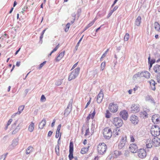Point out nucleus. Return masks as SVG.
I'll list each match as a JSON object with an SVG mask.
<instances>
[{
	"label": "nucleus",
	"instance_id": "9",
	"mask_svg": "<svg viewBox=\"0 0 160 160\" xmlns=\"http://www.w3.org/2000/svg\"><path fill=\"white\" fill-rule=\"evenodd\" d=\"M140 110L139 106L138 104H133L131 107V110L133 113H136Z\"/></svg>",
	"mask_w": 160,
	"mask_h": 160
},
{
	"label": "nucleus",
	"instance_id": "29",
	"mask_svg": "<svg viewBox=\"0 0 160 160\" xmlns=\"http://www.w3.org/2000/svg\"><path fill=\"white\" fill-rule=\"evenodd\" d=\"M89 148V147L88 146L82 148L80 151L81 153L82 154L86 153L88 152Z\"/></svg>",
	"mask_w": 160,
	"mask_h": 160
},
{
	"label": "nucleus",
	"instance_id": "33",
	"mask_svg": "<svg viewBox=\"0 0 160 160\" xmlns=\"http://www.w3.org/2000/svg\"><path fill=\"white\" fill-rule=\"evenodd\" d=\"M63 79H58L55 82V84L57 86H60L61 85L63 82Z\"/></svg>",
	"mask_w": 160,
	"mask_h": 160
},
{
	"label": "nucleus",
	"instance_id": "59",
	"mask_svg": "<svg viewBox=\"0 0 160 160\" xmlns=\"http://www.w3.org/2000/svg\"><path fill=\"white\" fill-rule=\"evenodd\" d=\"M91 112H90V113L89 114L87 118V121H88L90 119V118H91Z\"/></svg>",
	"mask_w": 160,
	"mask_h": 160
},
{
	"label": "nucleus",
	"instance_id": "47",
	"mask_svg": "<svg viewBox=\"0 0 160 160\" xmlns=\"http://www.w3.org/2000/svg\"><path fill=\"white\" fill-rule=\"evenodd\" d=\"M46 98L44 95L41 96V101H45L46 100Z\"/></svg>",
	"mask_w": 160,
	"mask_h": 160
},
{
	"label": "nucleus",
	"instance_id": "51",
	"mask_svg": "<svg viewBox=\"0 0 160 160\" xmlns=\"http://www.w3.org/2000/svg\"><path fill=\"white\" fill-rule=\"evenodd\" d=\"M157 82L158 83H160V75L159 74V75H157Z\"/></svg>",
	"mask_w": 160,
	"mask_h": 160
},
{
	"label": "nucleus",
	"instance_id": "25",
	"mask_svg": "<svg viewBox=\"0 0 160 160\" xmlns=\"http://www.w3.org/2000/svg\"><path fill=\"white\" fill-rule=\"evenodd\" d=\"M72 110V108L67 106V108L65 110L64 115L67 116L70 113Z\"/></svg>",
	"mask_w": 160,
	"mask_h": 160
},
{
	"label": "nucleus",
	"instance_id": "50",
	"mask_svg": "<svg viewBox=\"0 0 160 160\" xmlns=\"http://www.w3.org/2000/svg\"><path fill=\"white\" fill-rule=\"evenodd\" d=\"M43 34H41V35L40 37V41H39V42L41 43H42V39L43 38Z\"/></svg>",
	"mask_w": 160,
	"mask_h": 160
},
{
	"label": "nucleus",
	"instance_id": "1",
	"mask_svg": "<svg viewBox=\"0 0 160 160\" xmlns=\"http://www.w3.org/2000/svg\"><path fill=\"white\" fill-rule=\"evenodd\" d=\"M80 68L79 67H77V68L73 70L70 73L68 78V80L71 81L72 80L75 79L78 76Z\"/></svg>",
	"mask_w": 160,
	"mask_h": 160
},
{
	"label": "nucleus",
	"instance_id": "53",
	"mask_svg": "<svg viewBox=\"0 0 160 160\" xmlns=\"http://www.w3.org/2000/svg\"><path fill=\"white\" fill-rule=\"evenodd\" d=\"M8 153H7L3 155H2L1 156L2 158H3V160H5L6 156L8 155Z\"/></svg>",
	"mask_w": 160,
	"mask_h": 160
},
{
	"label": "nucleus",
	"instance_id": "63",
	"mask_svg": "<svg viewBox=\"0 0 160 160\" xmlns=\"http://www.w3.org/2000/svg\"><path fill=\"white\" fill-rule=\"evenodd\" d=\"M55 121H56V120H55V119H54L53 120V121L51 124L52 127H53L54 126V124H55Z\"/></svg>",
	"mask_w": 160,
	"mask_h": 160
},
{
	"label": "nucleus",
	"instance_id": "40",
	"mask_svg": "<svg viewBox=\"0 0 160 160\" xmlns=\"http://www.w3.org/2000/svg\"><path fill=\"white\" fill-rule=\"evenodd\" d=\"M129 38V36L128 33H126L124 36V39L125 41H127Z\"/></svg>",
	"mask_w": 160,
	"mask_h": 160
},
{
	"label": "nucleus",
	"instance_id": "37",
	"mask_svg": "<svg viewBox=\"0 0 160 160\" xmlns=\"http://www.w3.org/2000/svg\"><path fill=\"white\" fill-rule=\"evenodd\" d=\"M120 131V129L119 128H117V129H115L113 131L114 133H115V135H119L118 132Z\"/></svg>",
	"mask_w": 160,
	"mask_h": 160
},
{
	"label": "nucleus",
	"instance_id": "41",
	"mask_svg": "<svg viewBox=\"0 0 160 160\" xmlns=\"http://www.w3.org/2000/svg\"><path fill=\"white\" fill-rule=\"evenodd\" d=\"M73 100L72 98L70 100L68 106L72 108V103L73 102Z\"/></svg>",
	"mask_w": 160,
	"mask_h": 160
},
{
	"label": "nucleus",
	"instance_id": "48",
	"mask_svg": "<svg viewBox=\"0 0 160 160\" xmlns=\"http://www.w3.org/2000/svg\"><path fill=\"white\" fill-rule=\"evenodd\" d=\"M109 49H108L106 50V51L102 55V58H104L106 56V55L107 54V52L109 51Z\"/></svg>",
	"mask_w": 160,
	"mask_h": 160
},
{
	"label": "nucleus",
	"instance_id": "31",
	"mask_svg": "<svg viewBox=\"0 0 160 160\" xmlns=\"http://www.w3.org/2000/svg\"><path fill=\"white\" fill-rule=\"evenodd\" d=\"M20 127L19 125H18L12 131V134H15L16 133L20 130Z\"/></svg>",
	"mask_w": 160,
	"mask_h": 160
},
{
	"label": "nucleus",
	"instance_id": "64",
	"mask_svg": "<svg viewBox=\"0 0 160 160\" xmlns=\"http://www.w3.org/2000/svg\"><path fill=\"white\" fill-rule=\"evenodd\" d=\"M61 127V124H59L58 126L57 130L58 131H60V128Z\"/></svg>",
	"mask_w": 160,
	"mask_h": 160
},
{
	"label": "nucleus",
	"instance_id": "10",
	"mask_svg": "<svg viewBox=\"0 0 160 160\" xmlns=\"http://www.w3.org/2000/svg\"><path fill=\"white\" fill-rule=\"evenodd\" d=\"M130 120L131 123L134 125L137 124L139 122L138 117L135 115H132L130 117Z\"/></svg>",
	"mask_w": 160,
	"mask_h": 160
},
{
	"label": "nucleus",
	"instance_id": "60",
	"mask_svg": "<svg viewBox=\"0 0 160 160\" xmlns=\"http://www.w3.org/2000/svg\"><path fill=\"white\" fill-rule=\"evenodd\" d=\"M43 66L42 65V63H41L39 65V66L37 68V69L40 70Z\"/></svg>",
	"mask_w": 160,
	"mask_h": 160
},
{
	"label": "nucleus",
	"instance_id": "30",
	"mask_svg": "<svg viewBox=\"0 0 160 160\" xmlns=\"http://www.w3.org/2000/svg\"><path fill=\"white\" fill-rule=\"evenodd\" d=\"M118 8V7L117 6H115L113 9L112 10H110V12L108 13V15L107 16V18H108L113 13V12L116 10Z\"/></svg>",
	"mask_w": 160,
	"mask_h": 160
},
{
	"label": "nucleus",
	"instance_id": "12",
	"mask_svg": "<svg viewBox=\"0 0 160 160\" xmlns=\"http://www.w3.org/2000/svg\"><path fill=\"white\" fill-rule=\"evenodd\" d=\"M120 116L124 120H126L128 119V113L127 111L123 110L120 113Z\"/></svg>",
	"mask_w": 160,
	"mask_h": 160
},
{
	"label": "nucleus",
	"instance_id": "21",
	"mask_svg": "<svg viewBox=\"0 0 160 160\" xmlns=\"http://www.w3.org/2000/svg\"><path fill=\"white\" fill-rule=\"evenodd\" d=\"M142 77H144L147 78H150V73L146 71H144L141 72Z\"/></svg>",
	"mask_w": 160,
	"mask_h": 160
},
{
	"label": "nucleus",
	"instance_id": "13",
	"mask_svg": "<svg viewBox=\"0 0 160 160\" xmlns=\"http://www.w3.org/2000/svg\"><path fill=\"white\" fill-rule=\"evenodd\" d=\"M129 148L130 151L133 153L136 152L138 151V147L136 144L135 143L131 144Z\"/></svg>",
	"mask_w": 160,
	"mask_h": 160
},
{
	"label": "nucleus",
	"instance_id": "39",
	"mask_svg": "<svg viewBox=\"0 0 160 160\" xmlns=\"http://www.w3.org/2000/svg\"><path fill=\"white\" fill-rule=\"evenodd\" d=\"M140 113L141 115H143V116H144V117H148V114L146 111H144L143 112H141Z\"/></svg>",
	"mask_w": 160,
	"mask_h": 160
},
{
	"label": "nucleus",
	"instance_id": "19",
	"mask_svg": "<svg viewBox=\"0 0 160 160\" xmlns=\"http://www.w3.org/2000/svg\"><path fill=\"white\" fill-rule=\"evenodd\" d=\"M148 82L150 83L151 89L155 91L156 90L155 84H156L157 83L152 79L148 81Z\"/></svg>",
	"mask_w": 160,
	"mask_h": 160
},
{
	"label": "nucleus",
	"instance_id": "6",
	"mask_svg": "<svg viewBox=\"0 0 160 160\" xmlns=\"http://www.w3.org/2000/svg\"><path fill=\"white\" fill-rule=\"evenodd\" d=\"M109 109L110 112H116L118 109V106L117 104L113 103H110L109 104Z\"/></svg>",
	"mask_w": 160,
	"mask_h": 160
},
{
	"label": "nucleus",
	"instance_id": "16",
	"mask_svg": "<svg viewBox=\"0 0 160 160\" xmlns=\"http://www.w3.org/2000/svg\"><path fill=\"white\" fill-rule=\"evenodd\" d=\"M155 128H152L151 129V131L152 132L151 133L152 135L154 136H158L159 135H157L156 133L157 132H160L159 127L157 125H155L154 126Z\"/></svg>",
	"mask_w": 160,
	"mask_h": 160
},
{
	"label": "nucleus",
	"instance_id": "11",
	"mask_svg": "<svg viewBox=\"0 0 160 160\" xmlns=\"http://www.w3.org/2000/svg\"><path fill=\"white\" fill-rule=\"evenodd\" d=\"M18 139L17 138L14 139L13 140L12 143L8 147L9 150H11L13 149L18 144Z\"/></svg>",
	"mask_w": 160,
	"mask_h": 160
},
{
	"label": "nucleus",
	"instance_id": "52",
	"mask_svg": "<svg viewBox=\"0 0 160 160\" xmlns=\"http://www.w3.org/2000/svg\"><path fill=\"white\" fill-rule=\"evenodd\" d=\"M130 140H131V142H134L135 141V139H134V138L133 137V136L132 135H130Z\"/></svg>",
	"mask_w": 160,
	"mask_h": 160
},
{
	"label": "nucleus",
	"instance_id": "44",
	"mask_svg": "<svg viewBox=\"0 0 160 160\" xmlns=\"http://www.w3.org/2000/svg\"><path fill=\"white\" fill-rule=\"evenodd\" d=\"M81 12V9L79 8L77 11V16L78 18L80 16Z\"/></svg>",
	"mask_w": 160,
	"mask_h": 160
},
{
	"label": "nucleus",
	"instance_id": "4",
	"mask_svg": "<svg viewBox=\"0 0 160 160\" xmlns=\"http://www.w3.org/2000/svg\"><path fill=\"white\" fill-rule=\"evenodd\" d=\"M107 148V146L104 143L99 144L97 147L98 153L100 154H103L106 152Z\"/></svg>",
	"mask_w": 160,
	"mask_h": 160
},
{
	"label": "nucleus",
	"instance_id": "15",
	"mask_svg": "<svg viewBox=\"0 0 160 160\" xmlns=\"http://www.w3.org/2000/svg\"><path fill=\"white\" fill-rule=\"evenodd\" d=\"M146 148L145 149L148 151H149V149L151 148L153 145L152 141L151 139H148L146 142Z\"/></svg>",
	"mask_w": 160,
	"mask_h": 160
},
{
	"label": "nucleus",
	"instance_id": "28",
	"mask_svg": "<svg viewBox=\"0 0 160 160\" xmlns=\"http://www.w3.org/2000/svg\"><path fill=\"white\" fill-rule=\"evenodd\" d=\"M154 28L157 31L160 32V25L159 23L156 22H154Z\"/></svg>",
	"mask_w": 160,
	"mask_h": 160
},
{
	"label": "nucleus",
	"instance_id": "2",
	"mask_svg": "<svg viewBox=\"0 0 160 160\" xmlns=\"http://www.w3.org/2000/svg\"><path fill=\"white\" fill-rule=\"evenodd\" d=\"M112 122L113 124L117 128H119L122 127L123 124V120L121 118L119 117L113 118Z\"/></svg>",
	"mask_w": 160,
	"mask_h": 160
},
{
	"label": "nucleus",
	"instance_id": "24",
	"mask_svg": "<svg viewBox=\"0 0 160 160\" xmlns=\"http://www.w3.org/2000/svg\"><path fill=\"white\" fill-rule=\"evenodd\" d=\"M154 71L158 74H160V65L157 64L155 65L153 67Z\"/></svg>",
	"mask_w": 160,
	"mask_h": 160
},
{
	"label": "nucleus",
	"instance_id": "14",
	"mask_svg": "<svg viewBox=\"0 0 160 160\" xmlns=\"http://www.w3.org/2000/svg\"><path fill=\"white\" fill-rule=\"evenodd\" d=\"M103 98V94L102 90L101 89L97 96V102L99 104L101 103L102 101Z\"/></svg>",
	"mask_w": 160,
	"mask_h": 160
},
{
	"label": "nucleus",
	"instance_id": "3",
	"mask_svg": "<svg viewBox=\"0 0 160 160\" xmlns=\"http://www.w3.org/2000/svg\"><path fill=\"white\" fill-rule=\"evenodd\" d=\"M127 142V137L125 135H123L122 137L121 138L118 144V147L120 149H124L126 146Z\"/></svg>",
	"mask_w": 160,
	"mask_h": 160
},
{
	"label": "nucleus",
	"instance_id": "45",
	"mask_svg": "<svg viewBox=\"0 0 160 160\" xmlns=\"http://www.w3.org/2000/svg\"><path fill=\"white\" fill-rule=\"evenodd\" d=\"M95 114V109H94L93 112L92 113H91H91L92 119H93L94 118Z\"/></svg>",
	"mask_w": 160,
	"mask_h": 160
},
{
	"label": "nucleus",
	"instance_id": "7",
	"mask_svg": "<svg viewBox=\"0 0 160 160\" xmlns=\"http://www.w3.org/2000/svg\"><path fill=\"white\" fill-rule=\"evenodd\" d=\"M146 151L145 149L141 148L139 149L138 152V156L141 158H144L147 155Z\"/></svg>",
	"mask_w": 160,
	"mask_h": 160
},
{
	"label": "nucleus",
	"instance_id": "22",
	"mask_svg": "<svg viewBox=\"0 0 160 160\" xmlns=\"http://www.w3.org/2000/svg\"><path fill=\"white\" fill-rule=\"evenodd\" d=\"M64 51L61 52L55 58L56 61L57 62L59 61L64 56Z\"/></svg>",
	"mask_w": 160,
	"mask_h": 160
},
{
	"label": "nucleus",
	"instance_id": "57",
	"mask_svg": "<svg viewBox=\"0 0 160 160\" xmlns=\"http://www.w3.org/2000/svg\"><path fill=\"white\" fill-rule=\"evenodd\" d=\"M155 61L154 59H152L150 60L149 62H148L149 63L152 64H153L155 62Z\"/></svg>",
	"mask_w": 160,
	"mask_h": 160
},
{
	"label": "nucleus",
	"instance_id": "26",
	"mask_svg": "<svg viewBox=\"0 0 160 160\" xmlns=\"http://www.w3.org/2000/svg\"><path fill=\"white\" fill-rule=\"evenodd\" d=\"M34 128V124L33 122H31L30 124L29 125L28 128V130L29 131L31 132H32Z\"/></svg>",
	"mask_w": 160,
	"mask_h": 160
},
{
	"label": "nucleus",
	"instance_id": "62",
	"mask_svg": "<svg viewBox=\"0 0 160 160\" xmlns=\"http://www.w3.org/2000/svg\"><path fill=\"white\" fill-rule=\"evenodd\" d=\"M91 102V100H90L87 103V104L85 107V108H87V107H88V106L90 104V103Z\"/></svg>",
	"mask_w": 160,
	"mask_h": 160
},
{
	"label": "nucleus",
	"instance_id": "35",
	"mask_svg": "<svg viewBox=\"0 0 160 160\" xmlns=\"http://www.w3.org/2000/svg\"><path fill=\"white\" fill-rule=\"evenodd\" d=\"M59 145H57L55 146V152L56 154L58 156L60 155L59 154Z\"/></svg>",
	"mask_w": 160,
	"mask_h": 160
},
{
	"label": "nucleus",
	"instance_id": "8",
	"mask_svg": "<svg viewBox=\"0 0 160 160\" xmlns=\"http://www.w3.org/2000/svg\"><path fill=\"white\" fill-rule=\"evenodd\" d=\"M73 145L72 142H70L69 147V154L68 155V157L69 159H72L73 158Z\"/></svg>",
	"mask_w": 160,
	"mask_h": 160
},
{
	"label": "nucleus",
	"instance_id": "55",
	"mask_svg": "<svg viewBox=\"0 0 160 160\" xmlns=\"http://www.w3.org/2000/svg\"><path fill=\"white\" fill-rule=\"evenodd\" d=\"M59 44L58 45L55 47V48L52 50L53 52H54L57 50L58 49V48H59Z\"/></svg>",
	"mask_w": 160,
	"mask_h": 160
},
{
	"label": "nucleus",
	"instance_id": "56",
	"mask_svg": "<svg viewBox=\"0 0 160 160\" xmlns=\"http://www.w3.org/2000/svg\"><path fill=\"white\" fill-rule=\"evenodd\" d=\"M18 120H16L15 122L12 125V128H15L16 125V124L18 122Z\"/></svg>",
	"mask_w": 160,
	"mask_h": 160
},
{
	"label": "nucleus",
	"instance_id": "49",
	"mask_svg": "<svg viewBox=\"0 0 160 160\" xmlns=\"http://www.w3.org/2000/svg\"><path fill=\"white\" fill-rule=\"evenodd\" d=\"M89 128L88 127L86 129V132L85 135L86 136L88 135L89 134Z\"/></svg>",
	"mask_w": 160,
	"mask_h": 160
},
{
	"label": "nucleus",
	"instance_id": "5",
	"mask_svg": "<svg viewBox=\"0 0 160 160\" xmlns=\"http://www.w3.org/2000/svg\"><path fill=\"white\" fill-rule=\"evenodd\" d=\"M103 133L105 138L109 139L112 136V132L111 128H106L104 129Z\"/></svg>",
	"mask_w": 160,
	"mask_h": 160
},
{
	"label": "nucleus",
	"instance_id": "43",
	"mask_svg": "<svg viewBox=\"0 0 160 160\" xmlns=\"http://www.w3.org/2000/svg\"><path fill=\"white\" fill-rule=\"evenodd\" d=\"M94 22L95 21L94 20L93 21H92L91 22L89 23L86 26L88 28L91 26H92L94 24Z\"/></svg>",
	"mask_w": 160,
	"mask_h": 160
},
{
	"label": "nucleus",
	"instance_id": "36",
	"mask_svg": "<svg viewBox=\"0 0 160 160\" xmlns=\"http://www.w3.org/2000/svg\"><path fill=\"white\" fill-rule=\"evenodd\" d=\"M24 108V105H21L19 107L18 111V114H20L22 112Z\"/></svg>",
	"mask_w": 160,
	"mask_h": 160
},
{
	"label": "nucleus",
	"instance_id": "58",
	"mask_svg": "<svg viewBox=\"0 0 160 160\" xmlns=\"http://www.w3.org/2000/svg\"><path fill=\"white\" fill-rule=\"evenodd\" d=\"M52 133H53V132L51 131H49V132H48V136L49 137H51V136L52 135Z\"/></svg>",
	"mask_w": 160,
	"mask_h": 160
},
{
	"label": "nucleus",
	"instance_id": "17",
	"mask_svg": "<svg viewBox=\"0 0 160 160\" xmlns=\"http://www.w3.org/2000/svg\"><path fill=\"white\" fill-rule=\"evenodd\" d=\"M152 141L154 146L157 147L160 145V139L158 138L157 137L154 138Z\"/></svg>",
	"mask_w": 160,
	"mask_h": 160
},
{
	"label": "nucleus",
	"instance_id": "18",
	"mask_svg": "<svg viewBox=\"0 0 160 160\" xmlns=\"http://www.w3.org/2000/svg\"><path fill=\"white\" fill-rule=\"evenodd\" d=\"M152 122L155 124H158L160 122L158 115H153L152 117Z\"/></svg>",
	"mask_w": 160,
	"mask_h": 160
},
{
	"label": "nucleus",
	"instance_id": "61",
	"mask_svg": "<svg viewBox=\"0 0 160 160\" xmlns=\"http://www.w3.org/2000/svg\"><path fill=\"white\" fill-rule=\"evenodd\" d=\"M84 35H83L82 37L79 40V41L78 42V43H77V46H79V44L81 42V41L82 40V39L83 38V37Z\"/></svg>",
	"mask_w": 160,
	"mask_h": 160
},
{
	"label": "nucleus",
	"instance_id": "32",
	"mask_svg": "<svg viewBox=\"0 0 160 160\" xmlns=\"http://www.w3.org/2000/svg\"><path fill=\"white\" fill-rule=\"evenodd\" d=\"M33 148L32 146H29L26 150V153L28 154L31 153L32 151Z\"/></svg>",
	"mask_w": 160,
	"mask_h": 160
},
{
	"label": "nucleus",
	"instance_id": "38",
	"mask_svg": "<svg viewBox=\"0 0 160 160\" xmlns=\"http://www.w3.org/2000/svg\"><path fill=\"white\" fill-rule=\"evenodd\" d=\"M111 114L108 110H107L105 113V117L107 118H109L110 117Z\"/></svg>",
	"mask_w": 160,
	"mask_h": 160
},
{
	"label": "nucleus",
	"instance_id": "20",
	"mask_svg": "<svg viewBox=\"0 0 160 160\" xmlns=\"http://www.w3.org/2000/svg\"><path fill=\"white\" fill-rule=\"evenodd\" d=\"M145 100L146 101L152 103H153L154 104H155V102L154 101V99L150 95H147L145 97Z\"/></svg>",
	"mask_w": 160,
	"mask_h": 160
},
{
	"label": "nucleus",
	"instance_id": "27",
	"mask_svg": "<svg viewBox=\"0 0 160 160\" xmlns=\"http://www.w3.org/2000/svg\"><path fill=\"white\" fill-rule=\"evenodd\" d=\"M141 18L140 16H138L137 18L135 21V25L137 26H139L141 22Z\"/></svg>",
	"mask_w": 160,
	"mask_h": 160
},
{
	"label": "nucleus",
	"instance_id": "54",
	"mask_svg": "<svg viewBox=\"0 0 160 160\" xmlns=\"http://www.w3.org/2000/svg\"><path fill=\"white\" fill-rule=\"evenodd\" d=\"M12 121V119H9V120L8 121V122H7V126L9 125L11 123V122Z\"/></svg>",
	"mask_w": 160,
	"mask_h": 160
},
{
	"label": "nucleus",
	"instance_id": "23",
	"mask_svg": "<svg viewBox=\"0 0 160 160\" xmlns=\"http://www.w3.org/2000/svg\"><path fill=\"white\" fill-rule=\"evenodd\" d=\"M46 121L45 119H43L42 121L39 123V128L41 129H42L45 125Z\"/></svg>",
	"mask_w": 160,
	"mask_h": 160
},
{
	"label": "nucleus",
	"instance_id": "46",
	"mask_svg": "<svg viewBox=\"0 0 160 160\" xmlns=\"http://www.w3.org/2000/svg\"><path fill=\"white\" fill-rule=\"evenodd\" d=\"M59 133L60 131L59 130L58 131V130H57L55 135V138H58L59 136Z\"/></svg>",
	"mask_w": 160,
	"mask_h": 160
},
{
	"label": "nucleus",
	"instance_id": "34",
	"mask_svg": "<svg viewBox=\"0 0 160 160\" xmlns=\"http://www.w3.org/2000/svg\"><path fill=\"white\" fill-rule=\"evenodd\" d=\"M138 77H142L141 72L140 73L138 72L134 75L133 77V79H135Z\"/></svg>",
	"mask_w": 160,
	"mask_h": 160
},
{
	"label": "nucleus",
	"instance_id": "42",
	"mask_svg": "<svg viewBox=\"0 0 160 160\" xmlns=\"http://www.w3.org/2000/svg\"><path fill=\"white\" fill-rule=\"evenodd\" d=\"M105 66V62H102L101 64V70L102 71L103 70Z\"/></svg>",
	"mask_w": 160,
	"mask_h": 160
}]
</instances>
